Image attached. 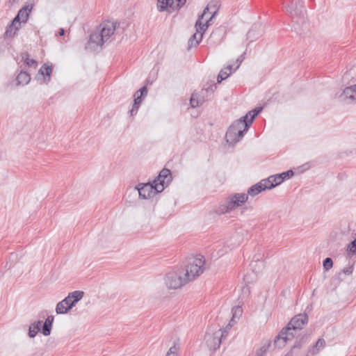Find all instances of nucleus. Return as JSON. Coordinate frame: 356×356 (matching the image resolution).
Instances as JSON below:
<instances>
[{
    "instance_id": "4c0bfd02",
    "label": "nucleus",
    "mask_w": 356,
    "mask_h": 356,
    "mask_svg": "<svg viewBox=\"0 0 356 356\" xmlns=\"http://www.w3.org/2000/svg\"><path fill=\"white\" fill-rule=\"evenodd\" d=\"M323 266L325 270H330L333 266L332 259L330 257L325 258L323 261Z\"/></svg>"
},
{
    "instance_id": "ddd939ff",
    "label": "nucleus",
    "mask_w": 356,
    "mask_h": 356,
    "mask_svg": "<svg viewBox=\"0 0 356 356\" xmlns=\"http://www.w3.org/2000/svg\"><path fill=\"white\" fill-rule=\"evenodd\" d=\"M117 23H108L103 25V27L99 31L102 38L104 40V42L107 41L109 38L114 33V31L116 29Z\"/></svg>"
},
{
    "instance_id": "a211bd4d",
    "label": "nucleus",
    "mask_w": 356,
    "mask_h": 356,
    "mask_svg": "<svg viewBox=\"0 0 356 356\" xmlns=\"http://www.w3.org/2000/svg\"><path fill=\"white\" fill-rule=\"evenodd\" d=\"M175 0H157L156 6L159 12L168 10L169 8H173Z\"/></svg>"
},
{
    "instance_id": "0eeeda50",
    "label": "nucleus",
    "mask_w": 356,
    "mask_h": 356,
    "mask_svg": "<svg viewBox=\"0 0 356 356\" xmlns=\"http://www.w3.org/2000/svg\"><path fill=\"white\" fill-rule=\"evenodd\" d=\"M231 325H229L226 327L225 329L215 332L212 334H207L206 336V343L208 348L211 350H216L219 348L222 339H225L228 334V330L230 328Z\"/></svg>"
},
{
    "instance_id": "6ab92c4d",
    "label": "nucleus",
    "mask_w": 356,
    "mask_h": 356,
    "mask_svg": "<svg viewBox=\"0 0 356 356\" xmlns=\"http://www.w3.org/2000/svg\"><path fill=\"white\" fill-rule=\"evenodd\" d=\"M83 295L84 293L81 291H74L70 293L67 297L70 298L71 307H74L75 305L83 298Z\"/></svg>"
},
{
    "instance_id": "c756f323",
    "label": "nucleus",
    "mask_w": 356,
    "mask_h": 356,
    "mask_svg": "<svg viewBox=\"0 0 356 356\" xmlns=\"http://www.w3.org/2000/svg\"><path fill=\"white\" fill-rule=\"evenodd\" d=\"M259 183H261V186L264 188V191L266 189H271L276 186V184H273L270 176L266 179H262Z\"/></svg>"
},
{
    "instance_id": "7c9ffc66",
    "label": "nucleus",
    "mask_w": 356,
    "mask_h": 356,
    "mask_svg": "<svg viewBox=\"0 0 356 356\" xmlns=\"http://www.w3.org/2000/svg\"><path fill=\"white\" fill-rule=\"evenodd\" d=\"M270 343H266L257 350L255 356H265L270 346Z\"/></svg>"
},
{
    "instance_id": "58836bf2",
    "label": "nucleus",
    "mask_w": 356,
    "mask_h": 356,
    "mask_svg": "<svg viewBox=\"0 0 356 356\" xmlns=\"http://www.w3.org/2000/svg\"><path fill=\"white\" fill-rule=\"evenodd\" d=\"M229 207H228V203L227 200L223 203L221 204L218 208V212L220 213H225L231 211L232 210L229 209Z\"/></svg>"
},
{
    "instance_id": "c85d7f7f",
    "label": "nucleus",
    "mask_w": 356,
    "mask_h": 356,
    "mask_svg": "<svg viewBox=\"0 0 356 356\" xmlns=\"http://www.w3.org/2000/svg\"><path fill=\"white\" fill-rule=\"evenodd\" d=\"M202 19L198 18L195 24L196 32L200 34L202 33L204 34L208 29V24L202 23Z\"/></svg>"
},
{
    "instance_id": "09e8293b",
    "label": "nucleus",
    "mask_w": 356,
    "mask_h": 356,
    "mask_svg": "<svg viewBox=\"0 0 356 356\" xmlns=\"http://www.w3.org/2000/svg\"><path fill=\"white\" fill-rule=\"evenodd\" d=\"M54 316H51H51H48L47 318H46L44 323L52 327V324H53V322H54Z\"/></svg>"
},
{
    "instance_id": "9d476101",
    "label": "nucleus",
    "mask_w": 356,
    "mask_h": 356,
    "mask_svg": "<svg viewBox=\"0 0 356 356\" xmlns=\"http://www.w3.org/2000/svg\"><path fill=\"white\" fill-rule=\"evenodd\" d=\"M339 99L347 104L356 102V84L346 87L339 96Z\"/></svg>"
},
{
    "instance_id": "dca6fc26",
    "label": "nucleus",
    "mask_w": 356,
    "mask_h": 356,
    "mask_svg": "<svg viewBox=\"0 0 356 356\" xmlns=\"http://www.w3.org/2000/svg\"><path fill=\"white\" fill-rule=\"evenodd\" d=\"M53 66L48 63H44L39 70L38 74L44 76V82L47 83L50 81L51 74L52 73Z\"/></svg>"
},
{
    "instance_id": "39448f33",
    "label": "nucleus",
    "mask_w": 356,
    "mask_h": 356,
    "mask_svg": "<svg viewBox=\"0 0 356 356\" xmlns=\"http://www.w3.org/2000/svg\"><path fill=\"white\" fill-rule=\"evenodd\" d=\"M156 181L154 180L152 183L138 184L136 189L138 191L139 197L142 199H149L155 195L162 192L163 187L156 185Z\"/></svg>"
},
{
    "instance_id": "3c124183",
    "label": "nucleus",
    "mask_w": 356,
    "mask_h": 356,
    "mask_svg": "<svg viewBox=\"0 0 356 356\" xmlns=\"http://www.w3.org/2000/svg\"><path fill=\"white\" fill-rule=\"evenodd\" d=\"M343 272L346 274V275H350L353 273V267L352 266H350L348 268H344L343 269Z\"/></svg>"
},
{
    "instance_id": "79ce46f5",
    "label": "nucleus",
    "mask_w": 356,
    "mask_h": 356,
    "mask_svg": "<svg viewBox=\"0 0 356 356\" xmlns=\"http://www.w3.org/2000/svg\"><path fill=\"white\" fill-rule=\"evenodd\" d=\"M175 1H176V6L175 8H173V9H176L177 10H179L181 8H182L186 2V0H175Z\"/></svg>"
},
{
    "instance_id": "4be33fe9",
    "label": "nucleus",
    "mask_w": 356,
    "mask_h": 356,
    "mask_svg": "<svg viewBox=\"0 0 356 356\" xmlns=\"http://www.w3.org/2000/svg\"><path fill=\"white\" fill-rule=\"evenodd\" d=\"M134 97V104H133L131 110L130 111L131 115H134V114H136L137 113V111L140 107V105L143 99H144L143 97L140 96L138 95V92H136Z\"/></svg>"
},
{
    "instance_id": "2f4dec72",
    "label": "nucleus",
    "mask_w": 356,
    "mask_h": 356,
    "mask_svg": "<svg viewBox=\"0 0 356 356\" xmlns=\"http://www.w3.org/2000/svg\"><path fill=\"white\" fill-rule=\"evenodd\" d=\"M232 321H233L235 318H238L241 316V314L243 313L242 307L237 306V307L232 308Z\"/></svg>"
},
{
    "instance_id": "a19ab883",
    "label": "nucleus",
    "mask_w": 356,
    "mask_h": 356,
    "mask_svg": "<svg viewBox=\"0 0 356 356\" xmlns=\"http://www.w3.org/2000/svg\"><path fill=\"white\" fill-rule=\"evenodd\" d=\"M280 175H281V177H282V178L284 179V181L286 179H289L291 177H292L294 175V172L292 170H289L284 172L280 173Z\"/></svg>"
},
{
    "instance_id": "f704fd0d",
    "label": "nucleus",
    "mask_w": 356,
    "mask_h": 356,
    "mask_svg": "<svg viewBox=\"0 0 356 356\" xmlns=\"http://www.w3.org/2000/svg\"><path fill=\"white\" fill-rule=\"evenodd\" d=\"M179 347L174 344L170 348L165 356H178V350Z\"/></svg>"
},
{
    "instance_id": "412c9836",
    "label": "nucleus",
    "mask_w": 356,
    "mask_h": 356,
    "mask_svg": "<svg viewBox=\"0 0 356 356\" xmlns=\"http://www.w3.org/2000/svg\"><path fill=\"white\" fill-rule=\"evenodd\" d=\"M232 70H234L232 65H229L226 68L222 69L217 76L218 83H220L229 77Z\"/></svg>"
},
{
    "instance_id": "aec40b11",
    "label": "nucleus",
    "mask_w": 356,
    "mask_h": 356,
    "mask_svg": "<svg viewBox=\"0 0 356 356\" xmlns=\"http://www.w3.org/2000/svg\"><path fill=\"white\" fill-rule=\"evenodd\" d=\"M204 102V98L203 96L200 95L197 93H193L190 99V104L191 107L196 108L202 105Z\"/></svg>"
},
{
    "instance_id": "f8f14e48",
    "label": "nucleus",
    "mask_w": 356,
    "mask_h": 356,
    "mask_svg": "<svg viewBox=\"0 0 356 356\" xmlns=\"http://www.w3.org/2000/svg\"><path fill=\"white\" fill-rule=\"evenodd\" d=\"M154 180H157L156 185L162 186L164 189L172 180L171 171L169 169L163 168Z\"/></svg>"
},
{
    "instance_id": "4468645a",
    "label": "nucleus",
    "mask_w": 356,
    "mask_h": 356,
    "mask_svg": "<svg viewBox=\"0 0 356 356\" xmlns=\"http://www.w3.org/2000/svg\"><path fill=\"white\" fill-rule=\"evenodd\" d=\"M223 29L220 27L213 30L208 39L209 43L213 46L220 44L223 38Z\"/></svg>"
},
{
    "instance_id": "c9c22d12",
    "label": "nucleus",
    "mask_w": 356,
    "mask_h": 356,
    "mask_svg": "<svg viewBox=\"0 0 356 356\" xmlns=\"http://www.w3.org/2000/svg\"><path fill=\"white\" fill-rule=\"evenodd\" d=\"M271 180L273 183V184H276V186L280 185L284 181V179L280 174H276L275 175L270 176Z\"/></svg>"
},
{
    "instance_id": "8fccbe9b",
    "label": "nucleus",
    "mask_w": 356,
    "mask_h": 356,
    "mask_svg": "<svg viewBox=\"0 0 356 356\" xmlns=\"http://www.w3.org/2000/svg\"><path fill=\"white\" fill-rule=\"evenodd\" d=\"M210 3H212V8H210V13L212 15V13L213 10H215V9H216L217 11L218 10V5L217 1H211Z\"/></svg>"
},
{
    "instance_id": "72a5a7b5",
    "label": "nucleus",
    "mask_w": 356,
    "mask_h": 356,
    "mask_svg": "<svg viewBox=\"0 0 356 356\" xmlns=\"http://www.w3.org/2000/svg\"><path fill=\"white\" fill-rule=\"evenodd\" d=\"M39 331H40V328H39V327H35L31 323L29 329V336L31 338H33L36 336Z\"/></svg>"
},
{
    "instance_id": "a18cd8bd",
    "label": "nucleus",
    "mask_w": 356,
    "mask_h": 356,
    "mask_svg": "<svg viewBox=\"0 0 356 356\" xmlns=\"http://www.w3.org/2000/svg\"><path fill=\"white\" fill-rule=\"evenodd\" d=\"M136 92H138V95L145 98V97L147 94V86H144L140 90H137Z\"/></svg>"
},
{
    "instance_id": "ea45409f",
    "label": "nucleus",
    "mask_w": 356,
    "mask_h": 356,
    "mask_svg": "<svg viewBox=\"0 0 356 356\" xmlns=\"http://www.w3.org/2000/svg\"><path fill=\"white\" fill-rule=\"evenodd\" d=\"M249 116H250V114H248V112L244 116H243L242 118H241L240 119H238V120H237L236 121L238 122H241L242 124L241 126L245 127V125L249 122V119H250Z\"/></svg>"
},
{
    "instance_id": "6e6d98bb",
    "label": "nucleus",
    "mask_w": 356,
    "mask_h": 356,
    "mask_svg": "<svg viewBox=\"0 0 356 356\" xmlns=\"http://www.w3.org/2000/svg\"><path fill=\"white\" fill-rule=\"evenodd\" d=\"M13 256H16V254H14V253H12V254H11V257H13Z\"/></svg>"
},
{
    "instance_id": "864d4df0",
    "label": "nucleus",
    "mask_w": 356,
    "mask_h": 356,
    "mask_svg": "<svg viewBox=\"0 0 356 356\" xmlns=\"http://www.w3.org/2000/svg\"><path fill=\"white\" fill-rule=\"evenodd\" d=\"M65 34V30L63 28H60L58 31V35L63 36Z\"/></svg>"
},
{
    "instance_id": "49530a36",
    "label": "nucleus",
    "mask_w": 356,
    "mask_h": 356,
    "mask_svg": "<svg viewBox=\"0 0 356 356\" xmlns=\"http://www.w3.org/2000/svg\"><path fill=\"white\" fill-rule=\"evenodd\" d=\"M216 84L213 83V84L211 85L210 86H209L207 88L203 89L202 90V92L203 93L204 91H205L206 92L213 93L214 92V90H216Z\"/></svg>"
},
{
    "instance_id": "cd10ccee",
    "label": "nucleus",
    "mask_w": 356,
    "mask_h": 356,
    "mask_svg": "<svg viewBox=\"0 0 356 356\" xmlns=\"http://www.w3.org/2000/svg\"><path fill=\"white\" fill-rule=\"evenodd\" d=\"M262 111V107H257L248 112V114H250V119L248 123L246 124V127H250L255 118L260 113V112Z\"/></svg>"
},
{
    "instance_id": "bb28decb",
    "label": "nucleus",
    "mask_w": 356,
    "mask_h": 356,
    "mask_svg": "<svg viewBox=\"0 0 356 356\" xmlns=\"http://www.w3.org/2000/svg\"><path fill=\"white\" fill-rule=\"evenodd\" d=\"M264 191V188L261 186V183H257L254 185L252 186L249 188L248 190V195H250L251 196H255L256 195L259 194L261 191Z\"/></svg>"
},
{
    "instance_id": "b1692460",
    "label": "nucleus",
    "mask_w": 356,
    "mask_h": 356,
    "mask_svg": "<svg viewBox=\"0 0 356 356\" xmlns=\"http://www.w3.org/2000/svg\"><path fill=\"white\" fill-rule=\"evenodd\" d=\"M21 56L25 65L29 67L35 69L38 66V63L35 59L30 58L28 52H23L21 54Z\"/></svg>"
},
{
    "instance_id": "de8ad7c7",
    "label": "nucleus",
    "mask_w": 356,
    "mask_h": 356,
    "mask_svg": "<svg viewBox=\"0 0 356 356\" xmlns=\"http://www.w3.org/2000/svg\"><path fill=\"white\" fill-rule=\"evenodd\" d=\"M217 13V10L215 9V10L213 11L212 13V15H211V17H209V19L206 20L205 23H204V24H208V27L209 26H211V22L212 21V19L215 17V15H216Z\"/></svg>"
},
{
    "instance_id": "f257e3e1",
    "label": "nucleus",
    "mask_w": 356,
    "mask_h": 356,
    "mask_svg": "<svg viewBox=\"0 0 356 356\" xmlns=\"http://www.w3.org/2000/svg\"><path fill=\"white\" fill-rule=\"evenodd\" d=\"M307 314H299L293 316L288 324L283 327L274 340V345L278 348L285 346L288 341L293 339L298 330H301L308 323Z\"/></svg>"
},
{
    "instance_id": "f03ea898",
    "label": "nucleus",
    "mask_w": 356,
    "mask_h": 356,
    "mask_svg": "<svg viewBox=\"0 0 356 356\" xmlns=\"http://www.w3.org/2000/svg\"><path fill=\"white\" fill-rule=\"evenodd\" d=\"M34 6L33 1L29 0L26 2L7 26L4 33L5 38H13L18 34V31L22 28V24L27 22Z\"/></svg>"
},
{
    "instance_id": "423d86ee",
    "label": "nucleus",
    "mask_w": 356,
    "mask_h": 356,
    "mask_svg": "<svg viewBox=\"0 0 356 356\" xmlns=\"http://www.w3.org/2000/svg\"><path fill=\"white\" fill-rule=\"evenodd\" d=\"M181 268L172 270L166 274L165 282L169 289H177L188 283Z\"/></svg>"
},
{
    "instance_id": "a878e982",
    "label": "nucleus",
    "mask_w": 356,
    "mask_h": 356,
    "mask_svg": "<svg viewBox=\"0 0 356 356\" xmlns=\"http://www.w3.org/2000/svg\"><path fill=\"white\" fill-rule=\"evenodd\" d=\"M325 346V341L323 338H320L317 340L316 343L313 346L312 348L309 350V352L312 355L317 354L322 348H323Z\"/></svg>"
},
{
    "instance_id": "20e7f679",
    "label": "nucleus",
    "mask_w": 356,
    "mask_h": 356,
    "mask_svg": "<svg viewBox=\"0 0 356 356\" xmlns=\"http://www.w3.org/2000/svg\"><path fill=\"white\" fill-rule=\"evenodd\" d=\"M241 122L234 121L227 129L225 134V139L227 143L230 145L237 143L248 131L250 127H243L241 126Z\"/></svg>"
},
{
    "instance_id": "9b49d317",
    "label": "nucleus",
    "mask_w": 356,
    "mask_h": 356,
    "mask_svg": "<svg viewBox=\"0 0 356 356\" xmlns=\"http://www.w3.org/2000/svg\"><path fill=\"white\" fill-rule=\"evenodd\" d=\"M248 199V196L246 193H235L227 199L228 207H229V209L232 211L235 209L236 207L244 204Z\"/></svg>"
},
{
    "instance_id": "5fc2aeb1",
    "label": "nucleus",
    "mask_w": 356,
    "mask_h": 356,
    "mask_svg": "<svg viewBox=\"0 0 356 356\" xmlns=\"http://www.w3.org/2000/svg\"><path fill=\"white\" fill-rule=\"evenodd\" d=\"M250 34H251V31H249L248 33V35L250 37Z\"/></svg>"
},
{
    "instance_id": "393cba45",
    "label": "nucleus",
    "mask_w": 356,
    "mask_h": 356,
    "mask_svg": "<svg viewBox=\"0 0 356 356\" xmlns=\"http://www.w3.org/2000/svg\"><path fill=\"white\" fill-rule=\"evenodd\" d=\"M306 342V337L302 336L298 340L296 341L294 345L291 347L290 351L286 355V356H293V353L296 350H300L302 345Z\"/></svg>"
},
{
    "instance_id": "1a4fd4ad",
    "label": "nucleus",
    "mask_w": 356,
    "mask_h": 356,
    "mask_svg": "<svg viewBox=\"0 0 356 356\" xmlns=\"http://www.w3.org/2000/svg\"><path fill=\"white\" fill-rule=\"evenodd\" d=\"M104 43V40L99 31L95 30L90 33L88 42L86 46V49L95 51L99 47H102Z\"/></svg>"
},
{
    "instance_id": "5701e85b",
    "label": "nucleus",
    "mask_w": 356,
    "mask_h": 356,
    "mask_svg": "<svg viewBox=\"0 0 356 356\" xmlns=\"http://www.w3.org/2000/svg\"><path fill=\"white\" fill-rule=\"evenodd\" d=\"M197 33H195L188 40V49H191L193 47H197L202 40L203 33L199 35L197 38Z\"/></svg>"
},
{
    "instance_id": "6e6552de",
    "label": "nucleus",
    "mask_w": 356,
    "mask_h": 356,
    "mask_svg": "<svg viewBox=\"0 0 356 356\" xmlns=\"http://www.w3.org/2000/svg\"><path fill=\"white\" fill-rule=\"evenodd\" d=\"M286 12L291 17H300L305 12L302 0H286Z\"/></svg>"
},
{
    "instance_id": "7ed1b4c3",
    "label": "nucleus",
    "mask_w": 356,
    "mask_h": 356,
    "mask_svg": "<svg viewBox=\"0 0 356 356\" xmlns=\"http://www.w3.org/2000/svg\"><path fill=\"white\" fill-rule=\"evenodd\" d=\"M205 260L202 258H194L192 261L184 268H180L188 282L199 277L204 271V265Z\"/></svg>"
},
{
    "instance_id": "f3484780",
    "label": "nucleus",
    "mask_w": 356,
    "mask_h": 356,
    "mask_svg": "<svg viewBox=\"0 0 356 356\" xmlns=\"http://www.w3.org/2000/svg\"><path fill=\"white\" fill-rule=\"evenodd\" d=\"M17 85H26L31 81V75L26 71L22 70L16 77Z\"/></svg>"
},
{
    "instance_id": "e433bc0d",
    "label": "nucleus",
    "mask_w": 356,
    "mask_h": 356,
    "mask_svg": "<svg viewBox=\"0 0 356 356\" xmlns=\"http://www.w3.org/2000/svg\"><path fill=\"white\" fill-rule=\"evenodd\" d=\"M51 327L45 323H43L42 328H40L41 333L44 336H49L51 332Z\"/></svg>"
},
{
    "instance_id": "603ef678",
    "label": "nucleus",
    "mask_w": 356,
    "mask_h": 356,
    "mask_svg": "<svg viewBox=\"0 0 356 356\" xmlns=\"http://www.w3.org/2000/svg\"><path fill=\"white\" fill-rule=\"evenodd\" d=\"M32 324L34 325L35 327H39V328H42V321H38L33 323Z\"/></svg>"
},
{
    "instance_id": "c03bdc74",
    "label": "nucleus",
    "mask_w": 356,
    "mask_h": 356,
    "mask_svg": "<svg viewBox=\"0 0 356 356\" xmlns=\"http://www.w3.org/2000/svg\"><path fill=\"white\" fill-rule=\"evenodd\" d=\"M212 8V3H209L207 6V7L204 9L203 13H202V15H200L199 16V17H198V18L203 19V18H204V15L207 14V12H209V13L211 12L210 8Z\"/></svg>"
},
{
    "instance_id": "2eb2a0df",
    "label": "nucleus",
    "mask_w": 356,
    "mask_h": 356,
    "mask_svg": "<svg viewBox=\"0 0 356 356\" xmlns=\"http://www.w3.org/2000/svg\"><path fill=\"white\" fill-rule=\"evenodd\" d=\"M73 307H71V301L69 297H65L63 300L59 302L56 307V312L58 314H67Z\"/></svg>"
},
{
    "instance_id": "473e14b6",
    "label": "nucleus",
    "mask_w": 356,
    "mask_h": 356,
    "mask_svg": "<svg viewBox=\"0 0 356 356\" xmlns=\"http://www.w3.org/2000/svg\"><path fill=\"white\" fill-rule=\"evenodd\" d=\"M347 252L349 255L356 253V238L348 245Z\"/></svg>"
},
{
    "instance_id": "37998d69",
    "label": "nucleus",
    "mask_w": 356,
    "mask_h": 356,
    "mask_svg": "<svg viewBox=\"0 0 356 356\" xmlns=\"http://www.w3.org/2000/svg\"><path fill=\"white\" fill-rule=\"evenodd\" d=\"M245 53H243V54H241V56H239L238 57V58L236 59V66L235 67V68H234V71L236 70L239 66L241 65V64L242 63V62L243 61L244 58H245Z\"/></svg>"
}]
</instances>
